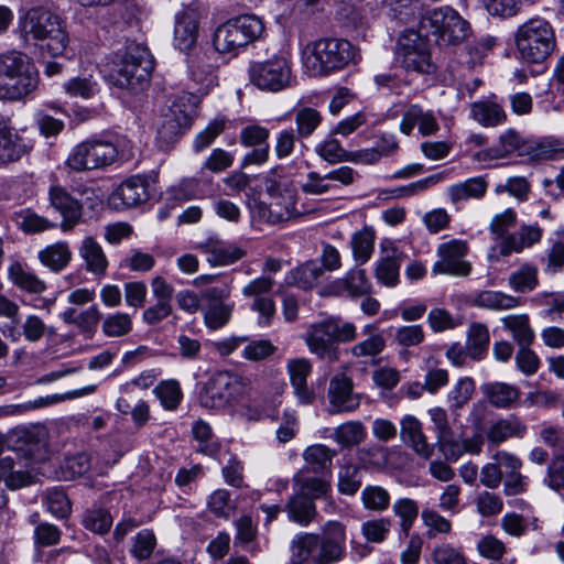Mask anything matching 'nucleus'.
<instances>
[{
  "label": "nucleus",
  "instance_id": "1",
  "mask_svg": "<svg viewBox=\"0 0 564 564\" xmlns=\"http://www.w3.org/2000/svg\"><path fill=\"white\" fill-rule=\"evenodd\" d=\"M19 31L26 43L32 41L50 56L62 55L69 43L65 21L44 7L29 9L19 20Z\"/></svg>",
  "mask_w": 564,
  "mask_h": 564
},
{
  "label": "nucleus",
  "instance_id": "2",
  "mask_svg": "<svg viewBox=\"0 0 564 564\" xmlns=\"http://www.w3.org/2000/svg\"><path fill=\"white\" fill-rule=\"evenodd\" d=\"M153 68L154 61L149 48L131 42L113 54L107 78L118 88L138 91L148 85Z\"/></svg>",
  "mask_w": 564,
  "mask_h": 564
},
{
  "label": "nucleus",
  "instance_id": "3",
  "mask_svg": "<svg viewBox=\"0 0 564 564\" xmlns=\"http://www.w3.org/2000/svg\"><path fill=\"white\" fill-rule=\"evenodd\" d=\"M356 47L347 40L325 37L306 45L303 63L312 76H325L355 63Z\"/></svg>",
  "mask_w": 564,
  "mask_h": 564
},
{
  "label": "nucleus",
  "instance_id": "4",
  "mask_svg": "<svg viewBox=\"0 0 564 564\" xmlns=\"http://www.w3.org/2000/svg\"><path fill=\"white\" fill-rule=\"evenodd\" d=\"M264 187L269 202L256 198L249 202V208L254 217L275 225L301 215L296 210L297 191L292 182L267 176Z\"/></svg>",
  "mask_w": 564,
  "mask_h": 564
},
{
  "label": "nucleus",
  "instance_id": "5",
  "mask_svg": "<svg viewBox=\"0 0 564 564\" xmlns=\"http://www.w3.org/2000/svg\"><path fill=\"white\" fill-rule=\"evenodd\" d=\"M419 29L441 47L458 45L471 34L469 22L449 7L426 11L421 17Z\"/></svg>",
  "mask_w": 564,
  "mask_h": 564
},
{
  "label": "nucleus",
  "instance_id": "6",
  "mask_svg": "<svg viewBox=\"0 0 564 564\" xmlns=\"http://www.w3.org/2000/svg\"><path fill=\"white\" fill-rule=\"evenodd\" d=\"M514 42L521 58L528 63H543L556 47L552 24L540 17L532 18L518 26Z\"/></svg>",
  "mask_w": 564,
  "mask_h": 564
},
{
  "label": "nucleus",
  "instance_id": "7",
  "mask_svg": "<svg viewBox=\"0 0 564 564\" xmlns=\"http://www.w3.org/2000/svg\"><path fill=\"white\" fill-rule=\"evenodd\" d=\"M554 152L551 143L525 139L514 128H509L499 135L497 145L479 151L475 158L478 161L487 162L508 159L517 153L531 161H541L551 159Z\"/></svg>",
  "mask_w": 564,
  "mask_h": 564
},
{
  "label": "nucleus",
  "instance_id": "8",
  "mask_svg": "<svg viewBox=\"0 0 564 564\" xmlns=\"http://www.w3.org/2000/svg\"><path fill=\"white\" fill-rule=\"evenodd\" d=\"M264 31L263 22L253 14H243L219 25L213 36L215 50L221 54L236 52L258 40Z\"/></svg>",
  "mask_w": 564,
  "mask_h": 564
},
{
  "label": "nucleus",
  "instance_id": "9",
  "mask_svg": "<svg viewBox=\"0 0 564 564\" xmlns=\"http://www.w3.org/2000/svg\"><path fill=\"white\" fill-rule=\"evenodd\" d=\"M357 336L352 323H339L335 319H325L313 324L306 335V344L311 352L322 359H337V343L351 341Z\"/></svg>",
  "mask_w": 564,
  "mask_h": 564
},
{
  "label": "nucleus",
  "instance_id": "10",
  "mask_svg": "<svg viewBox=\"0 0 564 564\" xmlns=\"http://www.w3.org/2000/svg\"><path fill=\"white\" fill-rule=\"evenodd\" d=\"M118 158L117 147L104 139L90 138L78 143L69 153L66 164L75 172L107 167Z\"/></svg>",
  "mask_w": 564,
  "mask_h": 564
},
{
  "label": "nucleus",
  "instance_id": "11",
  "mask_svg": "<svg viewBox=\"0 0 564 564\" xmlns=\"http://www.w3.org/2000/svg\"><path fill=\"white\" fill-rule=\"evenodd\" d=\"M243 378L229 371L210 377L199 393V403L206 409H223L238 401L245 393Z\"/></svg>",
  "mask_w": 564,
  "mask_h": 564
},
{
  "label": "nucleus",
  "instance_id": "12",
  "mask_svg": "<svg viewBox=\"0 0 564 564\" xmlns=\"http://www.w3.org/2000/svg\"><path fill=\"white\" fill-rule=\"evenodd\" d=\"M6 445L28 463H42L50 457L48 434L43 426L13 429L7 435Z\"/></svg>",
  "mask_w": 564,
  "mask_h": 564
},
{
  "label": "nucleus",
  "instance_id": "13",
  "mask_svg": "<svg viewBox=\"0 0 564 564\" xmlns=\"http://www.w3.org/2000/svg\"><path fill=\"white\" fill-rule=\"evenodd\" d=\"M248 74L250 82L259 89L276 93L289 86L291 66L286 58L273 56L267 61L250 63Z\"/></svg>",
  "mask_w": 564,
  "mask_h": 564
},
{
  "label": "nucleus",
  "instance_id": "14",
  "mask_svg": "<svg viewBox=\"0 0 564 564\" xmlns=\"http://www.w3.org/2000/svg\"><path fill=\"white\" fill-rule=\"evenodd\" d=\"M424 33L414 30L405 31L399 39L398 54L401 57L402 66L408 72L419 74H432L435 65L432 63L427 43L423 40Z\"/></svg>",
  "mask_w": 564,
  "mask_h": 564
},
{
  "label": "nucleus",
  "instance_id": "15",
  "mask_svg": "<svg viewBox=\"0 0 564 564\" xmlns=\"http://www.w3.org/2000/svg\"><path fill=\"white\" fill-rule=\"evenodd\" d=\"M194 107L184 105L181 100H176L162 115L158 127L156 140L160 147L169 149L182 134L192 126Z\"/></svg>",
  "mask_w": 564,
  "mask_h": 564
},
{
  "label": "nucleus",
  "instance_id": "16",
  "mask_svg": "<svg viewBox=\"0 0 564 564\" xmlns=\"http://www.w3.org/2000/svg\"><path fill=\"white\" fill-rule=\"evenodd\" d=\"M346 554V529L338 521H328L318 535V545L313 555L314 564H334L340 562Z\"/></svg>",
  "mask_w": 564,
  "mask_h": 564
},
{
  "label": "nucleus",
  "instance_id": "17",
  "mask_svg": "<svg viewBox=\"0 0 564 564\" xmlns=\"http://www.w3.org/2000/svg\"><path fill=\"white\" fill-rule=\"evenodd\" d=\"M468 252L467 242L453 239L441 243L437 248L438 260L434 263V274H449L455 276H467L471 272V265L465 260Z\"/></svg>",
  "mask_w": 564,
  "mask_h": 564
},
{
  "label": "nucleus",
  "instance_id": "18",
  "mask_svg": "<svg viewBox=\"0 0 564 564\" xmlns=\"http://www.w3.org/2000/svg\"><path fill=\"white\" fill-rule=\"evenodd\" d=\"M354 383L346 375L334 376L328 387V412L330 414L354 412L360 406V395L354 393Z\"/></svg>",
  "mask_w": 564,
  "mask_h": 564
},
{
  "label": "nucleus",
  "instance_id": "19",
  "mask_svg": "<svg viewBox=\"0 0 564 564\" xmlns=\"http://www.w3.org/2000/svg\"><path fill=\"white\" fill-rule=\"evenodd\" d=\"M50 205L61 214V229L66 232L70 231L79 224L83 216L84 204L73 197L65 187L53 185L48 189Z\"/></svg>",
  "mask_w": 564,
  "mask_h": 564
},
{
  "label": "nucleus",
  "instance_id": "20",
  "mask_svg": "<svg viewBox=\"0 0 564 564\" xmlns=\"http://www.w3.org/2000/svg\"><path fill=\"white\" fill-rule=\"evenodd\" d=\"M40 76L34 62L31 59L20 68L10 79L0 86V98L7 100H21L36 90Z\"/></svg>",
  "mask_w": 564,
  "mask_h": 564
},
{
  "label": "nucleus",
  "instance_id": "21",
  "mask_svg": "<svg viewBox=\"0 0 564 564\" xmlns=\"http://www.w3.org/2000/svg\"><path fill=\"white\" fill-rule=\"evenodd\" d=\"M240 143L252 150L243 158L242 165H261L269 159L270 148L268 143L269 130L258 124L247 126L239 134Z\"/></svg>",
  "mask_w": 564,
  "mask_h": 564
},
{
  "label": "nucleus",
  "instance_id": "22",
  "mask_svg": "<svg viewBox=\"0 0 564 564\" xmlns=\"http://www.w3.org/2000/svg\"><path fill=\"white\" fill-rule=\"evenodd\" d=\"M199 13L196 7H188L176 14L174 45L182 52L192 50L197 41Z\"/></svg>",
  "mask_w": 564,
  "mask_h": 564
},
{
  "label": "nucleus",
  "instance_id": "23",
  "mask_svg": "<svg viewBox=\"0 0 564 564\" xmlns=\"http://www.w3.org/2000/svg\"><path fill=\"white\" fill-rule=\"evenodd\" d=\"M400 437L419 456L430 458L433 454L432 446L427 443L423 433L422 423L414 415H404L400 421Z\"/></svg>",
  "mask_w": 564,
  "mask_h": 564
},
{
  "label": "nucleus",
  "instance_id": "24",
  "mask_svg": "<svg viewBox=\"0 0 564 564\" xmlns=\"http://www.w3.org/2000/svg\"><path fill=\"white\" fill-rule=\"evenodd\" d=\"M542 229L539 225H522L517 232L507 235L499 243V254L508 257L512 252H520L539 242Z\"/></svg>",
  "mask_w": 564,
  "mask_h": 564
},
{
  "label": "nucleus",
  "instance_id": "25",
  "mask_svg": "<svg viewBox=\"0 0 564 564\" xmlns=\"http://www.w3.org/2000/svg\"><path fill=\"white\" fill-rule=\"evenodd\" d=\"M390 248L381 245L383 256L375 265V276L381 284L393 288L399 283V272L401 267V252L389 242Z\"/></svg>",
  "mask_w": 564,
  "mask_h": 564
},
{
  "label": "nucleus",
  "instance_id": "26",
  "mask_svg": "<svg viewBox=\"0 0 564 564\" xmlns=\"http://www.w3.org/2000/svg\"><path fill=\"white\" fill-rule=\"evenodd\" d=\"M148 182L140 175L123 181L112 195V200H120L121 206L131 208L149 199Z\"/></svg>",
  "mask_w": 564,
  "mask_h": 564
},
{
  "label": "nucleus",
  "instance_id": "27",
  "mask_svg": "<svg viewBox=\"0 0 564 564\" xmlns=\"http://www.w3.org/2000/svg\"><path fill=\"white\" fill-rule=\"evenodd\" d=\"M26 153V145L13 132L8 118L0 115V164L19 161Z\"/></svg>",
  "mask_w": 564,
  "mask_h": 564
},
{
  "label": "nucleus",
  "instance_id": "28",
  "mask_svg": "<svg viewBox=\"0 0 564 564\" xmlns=\"http://www.w3.org/2000/svg\"><path fill=\"white\" fill-rule=\"evenodd\" d=\"M85 262V269L95 276L101 278L107 273L108 260L101 246L93 238L85 237L78 249Z\"/></svg>",
  "mask_w": 564,
  "mask_h": 564
},
{
  "label": "nucleus",
  "instance_id": "29",
  "mask_svg": "<svg viewBox=\"0 0 564 564\" xmlns=\"http://www.w3.org/2000/svg\"><path fill=\"white\" fill-rule=\"evenodd\" d=\"M470 116L476 122L486 128L501 126L508 119L502 106L491 100L473 102L470 105Z\"/></svg>",
  "mask_w": 564,
  "mask_h": 564
},
{
  "label": "nucleus",
  "instance_id": "30",
  "mask_svg": "<svg viewBox=\"0 0 564 564\" xmlns=\"http://www.w3.org/2000/svg\"><path fill=\"white\" fill-rule=\"evenodd\" d=\"M481 391L488 402L498 409H510L520 398V390L506 382L496 381L484 383Z\"/></svg>",
  "mask_w": 564,
  "mask_h": 564
},
{
  "label": "nucleus",
  "instance_id": "31",
  "mask_svg": "<svg viewBox=\"0 0 564 564\" xmlns=\"http://www.w3.org/2000/svg\"><path fill=\"white\" fill-rule=\"evenodd\" d=\"M337 293H346L350 297H361L372 292V284L367 278L366 270L355 268L347 272L345 278L334 283Z\"/></svg>",
  "mask_w": 564,
  "mask_h": 564
},
{
  "label": "nucleus",
  "instance_id": "32",
  "mask_svg": "<svg viewBox=\"0 0 564 564\" xmlns=\"http://www.w3.org/2000/svg\"><path fill=\"white\" fill-rule=\"evenodd\" d=\"M200 248L213 265L231 264L245 256V251L239 247L213 239H208Z\"/></svg>",
  "mask_w": 564,
  "mask_h": 564
},
{
  "label": "nucleus",
  "instance_id": "33",
  "mask_svg": "<svg viewBox=\"0 0 564 564\" xmlns=\"http://www.w3.org/2000/svg\"><path fill=\"white\" fill-rule=\"evenodd\" d=\"M8 278L14 286L28 294L39 295L46 290V283L20 262H13L9 267Z\"/></svg>",
  "mask_w": 564,
  "mask_h": 564
},
{
  "label": "nucleus",
  "instance_id": "34",
  "mask_svg": "<svg viewBox=\"0 0 564 564\" xmlns=\"http://www.w3.org/2000/svg\"><path fill=\"white\" fill-rule=\"evenodd\" d=\"M525 433L527 425L511 414L492 423L487 432V438L494 444H500L511 437H523Z\"/></svg>",
  "mask_w": 564,
  "mask_h": 564
},
{
  "label": "nucleus",
  "instance_id": "35",
  "mask_svg": "<svg viewBox=\"0 0 564 564\" xmlns=\"http://www.w3.org/2000/svg\"><path fill=\"white\" fill-rule=\"evenodd\" d=\"M72 251L64 241H58L42 249L37 258L40 262L52 272L63 271L72 260Z\"/></svg>",
  "mask_w": 564,
  "mask_h": 564
},
{
  "label": "nucleus",
  "instance_id": "36",
  "mask_svg": "<svg viewBox=\"0 0 564 564\" xmlns=\"http://www.w3.org/2000/svg\"><path fill=\"white\" fill-rule=\"evenodd\" d=\"M12 221L20 230L28 235L40 234L56 227L55 223L30 208L14 212L12 214Z\"/></svg>",
  "mask_w": 564,
  "mask_h": 564
},
{
  "label": "nucleus",
  "instance_id": "37",
  "mask_svg": "<svg viewBox=\"0 0 564 564\" xmlns=\"http://www.w3.org/2000/svg\"><path fill=\"white\" fill-rule=\"evenodd\" d=\"M488 184L482 176L471 177L465 182L452 185L448 195L454 204L466 202L470 198L479 199L485 196Z\"/></svg>",
  "mask_w": 564,
  "mask_h": 564
},
{
  "label": "nucleus",
  "instance_id": "38",
  "mask_svg": "<svg viewBox=\"0 0 564 564\" xmlns=\"http://www.w3.org/2000/svg\"><path fill=\"white\" fill-rule=\"evenodd\" d=\"M289 518L302 525H307L316 516L312 497L295 492L286 503Z\"/></svg>",
  "mask_w": 564,
  "mask_h": 564
},
{
  "label": "nucleus",
  "instance_id": "39",
  "mask_svg": "<svg viewBox=\"0 0 564 564\" xmlns=\"http://www.w3.org/2000/svg\"><path fill=\"white\" fill-rule=\"evenodd\" d=\"M90 469V459L86 453H77L75 455L65 456L61 460L56 476L64 481L74 480L84 476Z\"/></svg>",
  "mask_w": 564,
  "mask_h": 564
},
{
  "label": "nucleus",
  "instance_id": "40",
  "mask_svg": "<svg viewBox=\"0 0 564 564\" xmlns=\"http://www.w3.org/2000/svg\"><path fill=\"white\" fill-rule=\"evenodd\" d=\"M501 322L505 328L512 334L519 347L531 346L534 340V330L530 326L528 315H508Z\"/></svg>",
  "mask_w": 564,
  "mask_h": 564
},
{
  "label": "nucleus",
  "instance_id": "41",
  "mask_svg": "<svg viewBox=\"0 0 564 564\" xmlns=\"http://www.w3.org/2000/svg\"><path fill=\"white\" fill-rule=\"evenodd\" d=\"M509 286L517 293L533 291L539 284L538 268L532 263H523L511 272L508 279Z\"/></svg>",
  "mask_w": 564,
  "mask_h": 564
},
{
  "label": "nucleus",
  "instance_id": "42",
  "mask_svg": "<svg viewBox=\"0 0 564 564\" xmlns=\"http://www.w3.org/2000/svg\"><path fill=\"white\" fill-rule=\"evenodd\" d=\"M431 420L437 433V444L440 449L446 455L448 448L458 447L454 440V433L449 426L447 413L442 408L430 410Z\"/></svg>",
  "mask_w": 564,
  "mask_h": 564
},
{
  "label": "nucleus",
  "instance_id": "43",
  "mask_svg": "<svg viewBox=\"0 0 564 564\" xmlns=\"http://www.w3.org/2000/svg\"><path fill=\"white\" fill-rule=\"evenodd\" d=\"M324 275V270L315 261H307L291 271L289 283H293L303 290L315 286Z\"/></svg>",
  "mask_w": 564,
  "mask_h": 564
},
{
  "label": "nucleus",
  "instance_id": "44",
  "mask_svg": "<svg viewBox=\"0 0 564 564\" xmlns=\"http://www.w3.org/2000/svg\"><path fill=\"white\" fill-rule=\"evenodd\" d=\"M318 545V534L302 533L291 541V564H303L308 558L313 560Z\"/></svg>",
  "mask_w": 564,
  "mask_h": 564
},
{
  "label": "nucleus",
  "instance_id": "45",
  "mask_svg": "<svg viewBox=\"0 0 564 564\" xmlns=\"http://www.w3.org/2000/svg\"><path fill=\"white\" fill-rule=\"evenodd\" d=\"M336 455V449H332L324 444H314L305 448L303 458L311 466L312 471L321 473L330 468Z\"/></svg>",
  "mask_w": 564,
  "mask_h": 564
},
{
  "label": "nucleus",
  "instance_id": "46",
  "mask_svg": "<svg viewBox=\"0 0 564 564\" xmlns=\"http://www.w3.org/2000/svg\"><path fill=\"white\" fill-rule=\"evenodd\" d=\"M488 327L480 323H474L468 330L467 354L475 360H480L485 356L489 346Z\"/></svg>",
  "mask_w": 564,
  "mask_h": 564
},
{
  "label": "nucleus",
  "instance_id": "47",
  "mask_svg": "<svg viewBox=\"0 0 564 564\" xmlns=\"http://www.w3.org/2000/svg\"><path fill=\"white\" fill-rule=\"evenodd\" d=\"M475 305L489 310H511L520 305L519 299L498 291H481L475 300Z\"/></svg>",
  "mask_w": 564,
  "mask_h": 564
},
{
  "label": "nucleus",
  "instance_id": "48",
  "mask_svg": "<svg viewBox=\"0 0 564 564\" xmlns=\"http://www.w3.org/2000/svg\"><path fill=\"white\" fill-rule=\"evenodd\" d=\"M366 429L359 421H349L334 430L333 438L343 447H352L366 438Z\"/></svg>",
  "mask_w": 564,
  "mask_h": 564
},
{
  "label": "nucleus",
  "instance_id": "49",
  "mask_svg": "<svg viewBox=\"0 0 564 564\" xmlns=\"http://www.w3.org/2000/svg\"><path fill=\"white\" fill-rule=\"evenodd\" d=\"M350 245L355 260L360 264L366 263L373 252V230L370 228H364L355 232L351 237Z\"/></svg>",
  "mask_w": 564,
  "mask_h": 564
},
{
  "label": "nucleus",
  "instance_id": "50",
  "mask_svg": "<svg viewBox=\"0 0 564 564\" xmlns=\"http://www.w3.org/2000/svg\"><path fill=\"white\" fill-rule=\"evenodd\" d=\"M82 524L91 532L104 534L111 528L112 518L107 509L94 506L84 512Z\"/></svg>",
  "mask_w": 564,
  "mask_h": 564
},
{
  "label": "nucleus",
  "instance_id": "51",
  "mask_svg": "<svg viewBox=\"0 0 564 564\" xmlns=\"http://www.w3.org/2000/svg\"><path fill=\"white\" fill-rule=\"evenodd\" d=\"M22 336L29 343H39L45 336H53L54 328L44 323V321L35 315L30 314L21 324Z\"/></svg>",
  "mask_w": 564,
  "mask_h": 564
},
{
  "label": "nucleus",
  "instance_id": "52",
  "mask_svg": "<svg viewBox=\"0 0 564 564\" xmlns=\"http://www.w3.org/2000/svg\"><path fill=\"white\" fill-rule=\"evenodd\" d=\"M153 392L162 406L169 411L176 410L183 398L180 383L176 380L162 381L154 388Z\"/></svg>",
  "mask_w": 564,
  "mask_h": 564
},
{
  "label": "nucleus",
  "instance_id": "53",
  "mask_svg": "<svg viewBox=\"0 0 564 564\" xmlns=\"http://www.w3.org/2000/svg\"><path fill=\"white\" fill-rule=\"evenodd\" d=\"M362 480L359 468L354 464H345L338 471V491L343 495L354 496L361 487Z\"/></svg>",
  "mask_w": 564,
  "mask_h": 564
},
{
  "label": "nucleus",
  "instance_id": "54",
  "mask_svg": "<svg viewBox=\"0 0 564 564\" xmlns=\"http://www.w3.org/2000/svg\"><path fill=\"white\" fill-rule=\"evenodd\" d=\"M294 484L297 486V492L312 497V500L322 498L330 490L329 481L318 477H303L296 474L293 478Z\"/></svg>",
  "mask_w": 564,
  "mask_h": 564
},
{
  "label": "nucleus",
  "instance_id": "55",
  "mask_svg": "<svg viewBox=\"0 0 564 564\" xmlns=\"http://www.w3.org/2000/svg\"><path fill=\"white\" fill-rule=\"evenodd\" d=\"M232 310L234 304L225 302L208 303L204 313L205 324L210 329L221 328L229 322Z\"/></svg>",
  "mask_w": 564,
  "mask_h": 564
},
{
  "label": "nucleus",
  "instance_id": "56",
  "mask_svg": "<svg viewBox=\"0 0 564 564\" xmlns=\"http://www.w3.org/2000/svg\"><path fill=\"white\" fill-rule=\"evenodd\" d=\"M475 392V382L471 378H460L447 394V401L452 410L462 409L466 405Z\"/></svg>",
  "mask_w": 564,
  "mask_h": 564
},
{
  "label": "nucleus",
  "instance_id": "57",
  "mask_svg": "<svg viewBox=\"0 0 564 564\" xmlns=\"http://www.w3.org/2000/svg\"><path fill=\"white\" fill-rule=\"evenodd\" d=\"M296 133L299 138H308L322 122L321 113L310 107H304L295 112Z\"/></svg>",
  "mask_w": 564,
  "mask_h": 564
},
{
  "label": "nucleus",
  "instance_id": "58",
  "mask_svg": "<svg viewBox=\"0 0 564 564\" xmlns=\"http://www.w3.org/2000/svg\"><path fill=\"white\" fill-rule=\"evenodd\" d=\"M101 328L107 337H121L131 332L132 321L127 313H115L104 319Z\"/></svg>",
  "mask_w": 564,
  "mask_h": 564
},
{
  "label": "nucleus",
  "instance_id": "59",
  "mask_svg": "<svg viewBox=\"0 0 564 564\" xmlns=\"http://www.w3.org/2000/svg\"><path fill=\"white\" fill-rule=\"evenodd\" d=\"M315 152L326 162L336 164L339 162L349 161L350 152H347L334 138L326 139L318 143Z\"/></svg>",
  "mask_w": 564,
  "mask_h": 564
},
{
  "label": "nucleus",
  "instance_id": "60",
  "mask_svg": "<svg viewBox=\"0 0 564 564\" xmlns=\"http://www.w3.org/2000/svg\"><path fill=\"white\" fill-rule=\"evenodd\" d=\"M386 348V339L382 335H373L357 343L350 348V354L356 358H375Z\"/></svg>",
  "mask_w": 564,
  "mask_h": 564
},
{
  "label": "nucleus",
  "instance_id": "61",
  "mask_svg": "<svg viewBox=\"0 0 564 564\" xmlns=\"http://www.w3.org/2000/svg\"><path fill=\"white\" fill-rule=\"evenodd\" d=\"M544 305L542 317L551 323L564 325V292L545 294Z\"/></svg>",
  "mask_w": 564,
  "mask_h": 564
},
{
  "label": "nucleus",
  "instance_id": "62",
  "mask_svg": "<svg viewBox=\"0 0 564 564\" xmlns=\"http://www.w3.org/2000/svg\"><path fill=\"white\" fill-rule=\"evenodd\" d=\"M393 512L401 519V530L405 535H408L419 514V507L416 502L409 498L399 499L393 505Z\"/></svg>",
  "mask_w": 564,
  "mask_h": 564
},
{
  "label": "nucleus",
  "instance_id": "63",
  "mask_svg": "<svg viewBox=\"0 0 564 564\" xmlns=\"http://www.w3.org/2000/svg\"><path fill=\"white\" fill-rule=\"evenodd\" d=\"M45 502L48 511L57 518H66L70 513V501L62 489H48L45 494Z\"/></svg>",
  "mask_w": 564,
  "mask_h": 564
},
{
  "label": "nucleus",
  "instance_id": "64",
  "mask_svg": "<svg viewBox=\"0 0 564 564\" xmlns=\"http://www.w3.org/2000/svg\"><path fill=\"white\" fill-rule=\"evenodd\" d=\"M410 118L415 120L422 135L434 134L440 129L433 112L424 110L420 105H410Z\"/></svg>",
  "mask_w": 564,
  "mask_h": 564
}]
</instances>
